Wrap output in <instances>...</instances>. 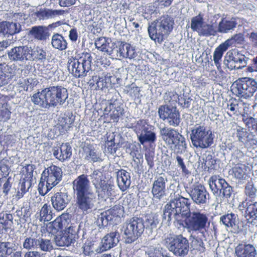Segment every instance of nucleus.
<instances>
[{"instance_id": "31", "label": "nucleus", "mask_w": 257, "mask_h": 257, "mask_svg": "<svg viewBox=\"0 0 257 257\" xmlns=\"http://www.w3.org/2000/svg\"><path fill=\"white\" fill-rule=\"evenodd\" d=\"M227 61L229 63L234 62L239 64L237 68L245 66L247 64V58L235 49L231 50L227 53Z\"/></svg>"}, {"instance_id": "57", "label": "nucleus", "mask_w": 257, "mask_h": 257, "mask_svg": "<svg viewBox=\"0 0 257 257\" xmlns=\"http://www.w3.org/2000/svg\"><path fill=\"white\" fill-rule=\"evenodd\" d=\"M243 144L247 149H254L257 148V139L255 135L250 133Z\"/></svg>"}, {"instance_id": "14", "label": "nucleus", "mask_w": 257, "mask_h": 257, "mask_svg": "<svg viewBox=\"0 0 257 257\" xmlns=\"http://www.w3.org/2000/svg\"><path fill=\"white\" fill-rule=\"evenodd\" d=\"M96 202V197L94 192L76 196L77 207L83 214L91 213L95 207Z\"/></svg>"}, {"instance_id": "18", "label": "nucleus", "mask_w": 257, "mask_h": 257, "mask_svg": "<svg viewBox=\"0 0 257 257\" xmlns=\"http://www.w3.org/2000/svg\"><path fill=\"white\" fill-rule=\"evenodd\" d=\"M70 199L66 190L60 191L51 197L53 208L58 211L63 210L68 204Z\"/></svg>"}, {"instance_id": "44", "label": "nucleus", "mask_w": 257, "mask_h": 257, "mask_svg": "<svg viewBox=\"0 0 257 257\" xmlns=\"http://www.w3.org/2000/svg\"><path fill=\"white\" fill-rule=\"evenodd\" d=\"M163 248L159 244L146 247L145 249V254L148 257H162Z\"/></svg>"}, {"instance_id": "8", "label": "nucleus", "mask_w": 257, "mask_h": 257, "mask_svg": "<svg viewBox=\"0 0 257 257\" xmlns=\"http://www.w3.org/2000/svg\"><path fill=\"white\" fill-rule=\"evenodd\" d=\"M164 244L168 250L176 256L184 257L189 250V241L182 235L168 236L164 240Z\"/></svg>"}, {"instance_id": "16", "label": "nucleus", "mask_w": 257, "mask_h": 257, "mask_svg": "<svg viewBox=\"0 0 257 257\" xmlns=\"http://www.w3.org/2000/svg\"><path fill=\"white\" fill-rule=\"evenodd\" d=\"M73 188L76 196L93 192L89 181L86 176L82 175L78 177L73 182Z\"/></svg>"}, {"instance_id": "20", "label": "nucleus", "mask_w": 257, "mask_h": 257, "mask_svg": "<svg viewBox=\"0 0 257 257\" xmlns=\"http://www.w3.org/2000/svg\"><path fill=\"white\" fill-rule=\"evenodd\" d=\"M239 209L248 223H252L257 218V202L248 203L242 202L238 206Z\"/></svg>"}, {"instance_id": "3", "label": "nucleus", "mask_w": 257, "mask_h": 257, "mask_svg": "<svg viewBox=\"0 0 257 257\" xmlns=\"http://www.w3.org/2000/svg\"><path fill=\"white\" fill-rule=\"evenodd\" d=\"M152 127L153 126L148 124L147 120L143 119L138 120L135 126V131L140 144L145 145L148 143L150 146V148L145 150L146 161H153L155 156L154 147L157 137Z\"/></svg>"}, {"instance_id": "34", "label": "nucleus", "mask_w": 257, "mask_h": 257, "mask_svg": "<svg viewBox=\"0 0 257 257\" xmlns=\"http://www.w3.org/2000/svg\"><path fill=\"white\" fill-rule=\"evenodd\" d=\"M30 34L39 41H46L50 36L48 28L44 26L33 27L30 31Z\"/></svg>"}, {"instance_id": "13", "label": "nucleus", "mask_w": 257, "mask_h": 257, "mask_svg": "<svg viewBox=\"0 0 257 257\" xmlns=\"http://www.w3.org/2000/svg\"><path fill=\"white\" fill-rule=\"evenodd\" d=\"M191 28L200 36H215L217 33L215 27L212 24H206L204 22L203 15L201 14L191 19Z\"/></svg>"}, {"instance_id": "55", "label": "nucleus", "mask_w": 257, "mask_h": 257, "mask_svg": "<svg viewBox=\"0 0 257 257\" xmlns=\"http://www.w3.org/2000/svg\"><path fill=\"white\" fill-rule=\"evenodd\" d=\"M56 243L59 246H68L74 244L75 240L67 235H58L55 238Z\"/></svg>"}, {"instance_id": "36", "label": "nucleus", "mask_w": 257, "mask_h": 257, "mask_svg": "<svg viewBox=\"0 0 257 257\" xmlns=\"http://www.w3.org/2000/svg\"><path fill=\"white\" fill-rule=\"evenodd\" d=\"M130 173L125 170H121L117 174V184L122 191H125L131 185Z\"/></svg>"}, {"instance_id": "50", "label": "nucleus", "mask_w": 257, "mask_h": 257, "mask_svg": "<svg viewBox=\"0 0 257 257\" xmlns=\"http://www.w3.org/2000/svg\"><path fill=\"white\" fill-rule=\"evenodd\" d=\"M74 123V118L69 116L62 117L60 120V130L61 132L65 134L70 130Z\"/></svg>"}, {"instance_id": "22", "label": "nucleus", "mask_w": 257, "mask_h": 257, "mask_svg": "<svg viewBox=\"0 0 257 257\" xmlns=\"http://www.w3.org/2000/svg\"><path fill=\"white\" fill-rule=\"evenodd\" d=\"M167 180L166 177L159 176L156 177L153 184L152 192L154 197L161 199L166 196L165 184Z\"/></svg>"}, {"instance_id": "61", "label": "nucleus", "mask_w": 257, "mask_h": 257, "mask_svg": "<svg viewBox=\"0 0 257 257\" xmlns=\"http://www.w3.org/2000/svg\"><path fill=\"white\" fill-rule=\"evenodd\" d=\"M245 193L250 198H253L257 195V189L252 182H248L245 187Z\"/></svg>"}, {"instance_id": "23", "label": "nucleus", "mask_w": 257, "mask_h": 257, "mask_svg": "<svg viewBox=\"0 0 257 257\" xmlns=\"http://www.w3.org/2000/svg\"><path fill=\"white\" fill-rule=\"evenodd\" d=\"M108 114L111 119L114 122H117L119 117L124 114V109L119 103H110L104 110V115Z\"/></svg>"}, {"instance_id": "15", "label": "nucleus", "mask_w": 257, "mask_h": 257, "mask_svg": "<svg viewBox=\"0 0 257 257\" xmlns=\"http://www.w3.org/2000/svg\"><path fill=\"white\" fill-rule=\"evenodd\" d=\"M62 176L61 169L54 165L48 167L43 172L41 180H44L53 188L61 180Z\"/></svg>"}, {"instance_id": "48", "label": "nucleus", "mask_w": 257, "mask_h": 257, "mask_svg": "<svg viewBox=\"0 0 257 257\" xmlns=\"http://www.w3.org/2000/svg\"><path fill=\"white\" fill-rule=\"evenodd\" d=\"M106 213L110 217L113 222L116 221L122 215L123 207L120 205H115L107 210Z\"/></svg>"}, {"instance_id": "37", "label": "nucleus", "mask_w": 257, "mask_h": 257, "mask_svg": "<svg viewBox=\"0 0 257 257\" xmlns=\"http://www.w3.org/2000/svg\"><path fill=\"white\" fill-rule=\"evenodd\" d=\"M53 155L59 161H65L69 159L72 156V149L70 145L66 143H63L60 147V153L58 149L54 150Z\"/></svg>"}, {"instance_id": "25", "label": "nucleus", "mask_w": 257, "mask_h": 257, "mask_svg": "<svg viewBox=\"0 0 257 257\" xmlns=\"http://www.w3.org/2000/svg\"><path fill=\"white\" fill-rule=\"evenodd\" d=\"M111 42L110 38L106 37H100L95 40L94 45L97 50L111 55L113 52L115 45L114 43H112L111 46H110Z\"/></svg>"}, {"instance_id": "40", "label": "nucleus", "mask_w": 257, "mask_h": 257, "mask_svg": "<svg viewBox=\"0 0 257 257\" xmlns=\"http://www.w3.org/2000/svg\"><path fill=\"white\" fill-rule=\"evenodd\" d=\"M16 23L8 22L0 23V34L13 35L18 32Z\"/></svg>"}, {"instance_id": "53", "label": "nucleus", "mask_w": 257, "mask_h": 257, "mask_svg": "<svg viewBox=\"0 0 257 257\" xmlns=\"http://www.w3.org/2000/svg\"><path fill=\"white\" fill-rule=\"evenodd\" d=\"M40 216L41 221L45 222L51 220L53 218L51 206L47 204H45L41 209Z\"/></svg>"}, {"instance_id": "56", "label": "nucleus", "mask_w": 257, "mask_h": 257, "mask_svg": "<svg viewBox=\"0 0 257 257\" xmlns=\"http://www.w3.org/2000/svg\"><path fill=\"white\" fill-rule=\"evenodd\" d=\"M134 168L135 171L138 174H141L147 169V165L149 168H151L153 165V162H135Z\"/></svg>"}, {"instance_id": "10", "label": "nucleus", "mask_w": 257, "mask_h": 257, "mask_svg": "<svg viewBox=\"0 0 257 257\" xmlns=\"http://www.w3.org/2000/svg\"><path fill=\"white\" fill-rule=\"evenodd\" d=\"M232 90L238 97L247 99L257 91V82L251 78H239L234 82Z\"/></svg>"}, {"instance_id": "1", "label": "nucleus", "mask_w": 257, "mask_h": 257, "mask_svg": "<svg viewBox=\"0 0 257 257\" xmlns=\"http://www.w3.org/2000/svg\"><path fill=\"white\" fill-rule=\"evenodd\" d=\"M180 223L188 232L191 233L192 241L197 243L196 248L199 250L204 249L203 240L206 239L208 235L207 224L209 218L206 213L191 208L190 211Z\"/></svg>"}, {"instance_id": "2", "label": "nucleus", "mask_w": 257, "mask_h": 257, "mask_svg": "<svg viewBox=\"0 0 257 257\" xmlns=\"http://www.w3.org/2000/svg\"><path fill=\"white\" fill-rule=\"evenodd\" d=\"M68 97L67 89L61 85L50 86L34 93L31 100L43 108L55 107L64 104Z\"/></svg>"}, {"instance_id": "19", "label": "nucleus", "mask_w": 257, "mask_h": 257, "mask_svg": "<svg viewBox=\"0 0 257 257\" xmlns=\"http://www.w3.org/2000/svg\"><path fill=\"white\" fill-rule=\"evenodd\" d=\"M119 235L117 231L110 232L105 235L101 240V244L99 248H97L95 251L99 253L110 249L115 246L119 242Z\"/></svg>"}, {"instance_id": "64", "label": "nucleus", "mask_w": 257, "mask_h": 257, "mask_svg": "<svg viewBox=\"0 0 257 257\" xmlns=\"http://www.w3.org/2000/svg\"><path fill=\"white\" fill-rule=\"evenodd\" d=\"M238 107V101L235 98H232L228 101L226 108L232 112V114H235L237 111Z\"/></svg>"}, {"instance_id": "5", "label": "nucleus", "mask_w": 257, "mask_h": 257, "mask_svg": "<svg viewBox=\"0 0 257 257\" xmlns=\"http://www.w3.org/2000/svg\"><path fill=\"white\" fill-rule=\"evenodd\" d=\"M189 200L182 196L176 197L171 199L165 207V211L163 217L168 220L174 218L177 224L182 223V220L190 211Z\"/></svg>"}, {"instance_id": "32", "label": "nucleus", "mask_w": 257, "mask_h": 257, "mask_svg": "<svg viewBox=\"0 0 257 257\" xmlns=\"http://www.w3.org/2000/svg\"><path fill=\"white\" fill-rule=\"evenodd\" d=\"M235 253L237 257H255L256 251L250 244H239L235 248Z\"/></svg>"}, {"instance_id": "6", "label": "nucleus", "mask_w": 257, "mask_h": 257, "mask_svg": "<svg viewBox=\"0 0 257 257\" xmlns=\"http://www.w3.org/2000/svg\"><path fill=\"white\" fill-rule=\"evenodd\" d=\"M160 135L162 140L169 147L181 151L186 149L185 138L177 130L164 127L160 130Z\"/></svg>"}, {"instance_id": "47", "label": "nucleus", "mask_w": 257, "mask_h": 257, "mask_svg": "<svg viewBox=\"0 0 257 257\" xmlns=\"http://www.w3.org/2000/svg\"><path fill=\"white\" fill-rule=\"evenodd\" d=\"M244 35L242 33L235 34L229 39L226 40L224 43L228 48L230 46H236L237 45H242L244 42Z\"/></svg>"}, {"instance_id": "17", "label": "nucleus", "mask_w": 257, "mask_h": 257, "mask_svg": "<svg viewBox=\"0 0 257 257\" xmlns=\"http://www.w3.org/2000/svg\"><path fill=\"white\" fill-rule=\"evenodd\" d=\"M31 47L27 46L15 47L8 52L9 58L14 61L29 60Z\"/></svg>"}, {"instance_id": "42", "label": "nucleus", "mask_w": 257, "mask_h": 257, "mask_svg": "<svg viewBox=\"0 0 257 257\" xmlns=\"http://www.w3.org/2000/svg\"><path fill=\"white\" fill-rule=\"evenodd\" d=\"M29 60L33 59L41 62H44L46 60V52L41 47L37 46L33 49L31 48Z\"/></svg>"}, {"instance_id": "24", "label": "nucleus", "mask_w": 257, "mask_h": 257, "mask_svg": "<svg viewBox=\"0 0 257 257\" xmlns=\"http://www.w3.org/2000/svg\"><path fill=\"white\" fill-rule=\"evenodd\" d=\"M190 196L192 199L197 204H204L206 202L209 196L205 188L201 185L195 186L191 191Z\"/></svg>"}, {"instance_id": "38", "label": "nucleus", "mask_w": 257, "mask_h": 257, "mask_svg": "<svg viewBox=\"0 0 257 257\" xmlns=\"http://www.w3.org/2000/svg\"><path fill=\"white\" fill-rule=\"evenodd\" d=\"M51 45L54 48L63 51L67 48L68 43L62 34L54 33L52 37Z\"/></svg>"}, {"instance_id": "12", "label": "nucleus", "mask_w": 257, "mask_h": 257, "mask_svg": "<svg viewBox=\"0 0 257 257\" xmlns=\"http://www.w3.org/2000/svg\"><path fill=\"white\" fill-rule=\"evenodd\" d=\"M91 182L94 186L98 196L102 198H108L111 195L112 185L105 177L102 172L95 170L90 175Z\"/></svg>"}, {"instance_id": "43", "label": "nucleus", "mask_w": 257, "mask_h": 257, "mask_svg": "<svg viewBox=\"0 0 257 257\" xmlns=\"http://www.w3.org/2000/svg\"><path fill=\"white\" fill-rule=\"evenodd\" d=\"M159 222V215L156 213H151L145 216L144 224L146 228L152 229L157 227Z\"/></svg>"}, {"instance_id": "4", "label": "nucleus", "mask_w": 257, "mask_h": 257, "mask_svg": "<svg viewBox=\"0 0 257 257\" xmlns=\"http://www.w3.org/2000/svg\"><path fill=\"white\" fill-rule=\"evenodd\" d=\"M174 21L168 15H163L149 24L148 32L151 40L161 44L173 29Z\"/></svg>"}, {"instance_id": "30", "label": "nucleus", "mask_w": 257, "mask_h": 257, "mask_svg": "<svg viewBox=\"0 0 257 257\" xmlns=\"http://www.w3.org/2000/svg\"><path fill=\"white\" fill-rule=\"evenodd\" d=\"M92 80V82H91V80H90V84L94 85L95 83L98 89L107 88L108 84L111 82L110 74L108 72H103L101 76H93Z\"/></svg>"}, {"instance_id": "59", "label": "nucleus", "mask_w": 257, "mask_h": 257, "mask_svg": "<svg viewBox=\"0 0 257 257\" xmlns=\"http://www.w3.org/2000/svg\"><path fill=\"white\" fill-rule=\"evenodd\" d=\"M172 107L167 105H162L160 106L158 109V114L161 119L165 120L169 116L170 112H171Z\"/></svg>"}, {"instance_id": "60", "label": "nucleus", "mask_w": 257, "mask_h": 257, "mask_svg": "<svg viewBox=\"0 0 257 257\" xmlns=\"http://www.w3.org/2000/svg\"><path fill=\"white\" fill-rule=\"evenodd\" d=\"M106 214V212L101 213L98 216L97 220V224L99 226H106L109 222H113L111 220L110 217Z\"/></svg>"}, {"instance_id": "7", "label": "nucleus", "mask_w": 257, "mask_h": 257, "mask_svg": "<svg viewBox=\"0 0 257 257\" xmlns=\"http://www.w3.org/2000/svg\"><path fill=\"white\" fill-rule=\"evenodd\" d=\"M92 57L90 53L83 52L78 58H71L69 60V68L75 77L80 78L86 75L91 69Z\"/></svg>"}, {"instance_id": "21", "label": "nucleus", "mask_w": 257, "mask_h": 257, "mask_svg": "<svg viewBox=\"0 0 257 257\" xmlns=\"http://www.w3.org/2000/svg\"><path fill=\"white\" fill-rule=\"evenodd\" d=\"M67 11L62 10H53L48 8H40L34 13V16L39 20H46L65 15Z\"/></svg>"}, {"instance_id": "45", "label": "nucleus", "mask_w": 257, "mask_h": 257, "mask_svg": "<svg viewBox=\"0 0 257 257\" xmlns=\"http://www.w3.org/2000/svg\"><path fill=\"white\" fill-rule=\"evenodd\" d=\"M166 119L168 123L171 126L176 127L179 125L181 121L180 113L176 107H172L171 112H170Z\"/></svg>"}, {"instance_id": "26", "label": "nucleus", "mask_w": 257, "mask_h": 257, "mask_svg": "<svg viewBox=\"0 0 257 257\" xmlns=\"http://www.w3.org/2000/svg\"><path fill=\"white\" fill-rule=\"evenodd\" d=\"M119 56L123 58L134 59L138 56L135 48L130 44L125 42H120L116 50Z\"/></svg>"}, {"instance_id": "33", "label": "nucleus", "mask_w": 257, "mask_h": 257, "mask_svg": "<svg viewBox=\"0 0 257 257\" xmlns=\"http://www.w3.org/2000/svg\"><path fill=\"white\" fill-rule=\"evenodd\" d=\"M237 25L236 18L232 17L229 20L222 18L218 24L217 31L221 33H227L233 31Z\"/></svg>"}, {"instance_id": "51", "label": "nucleus", "mask_w": 257, "mask_h": 257, "mask_svg": "<svg viewBox=\"0 0 257 257\" xmlns=\"http://www.w3.org/2000/svg\"><path fill=\"white\" fill-rule=\"evenodd\" d=\"M228 47L224 43L220 44L215 49L213 53V60L216 65L219 64L223 53L228 49Z\"/></svg>"}, {"instance_id": "11", "label": "nucleus", "mask_w": 257, "mask_h": 257, "mask_svg": "<svg viewBox=\"0 0 257 257\" xmlns=\"http://www.w3.org/2000/svg\"><path fill=\"white\" fill-rule=\"evenodd\" d=\"M125 242L132 243L136 240L144 232L145 225L142 218L133 217L128 220L124 226Z\"/></svg>"}, {"instance_id": "62", "label": "nucleus", "mask_w": 257, "mask_h": 257, "mask_svg": "<svg viewBox=\"0 0 257 257\" xmlns=\"http://www.w3.org/2000/svg\"><path fill=\"white\" fill-rule=\"evenodd\" d=\"M44 180H40L39 185H38V191L39 193L44 196L45 194H46L51 189L53 188V187H52L50 185H49L46 182V184H45Z\"/></svg>"}, {"instance_id": "63", "label": "nucleus", "mask_w": 257, "mask_h": 257, "mask_svg": "<svg viewBox=\"0 0 257 257\" xmlns=\"http://www.w3.org/2000/svg\"><path fill=\"white\" fill-rule=\"evenodd\" d=\"M35 166L32 164L26 165L23 170V177H30V179H35L33 178V171L35 169Z\"/></svg>"}, {"instance_id": "49", "label": "nucleus", "mask_w": 257, "mask_h": 257, "mask_svg": "<svg viewBox=\"0 0 257 257\" xmlns=\"http://www.w3.org/2000/svg\"><path fill=\"white\" fill-rule=\"evenodd\" d=\"M38 242V238L33 236L27 237L23 243V246L24 248L28 250H36L37 251Z\"/></svg>"}, {"instance_id": "58", "label": "nucleus", "mask_w": 257, "mask_h": 257, "mask_svg": "<svg viewBox=\"0 0 257 257\" xmlns=\"http://www.w3.org/2000/svg\"><path fill=\"white\" fill-rule=\"evenodd\" d=\"M251 133H248L246 130L240 126H238L236 128V137L238 141L243 143L246 138H248Z\"/></svg>"}, {"instance_id": "35", "label": "nucleus", "mask_w": 257, "mask_h": 257, "mask_svg": "<svg viewBox=\"0 0 257 257\" xmlns=\"http://www.w3.org/2000/svg\"><path fill=\"white\" fill-rule=\"evenodd\" d=\"M36 183V179L23 177L20 179L17 197L19 199L23 197L31 187Z\"/></svg>"}, {"instance_id": "27", "label": "nucleus", "mask_w": 257, "mask_h": 257, "mask_svg": "<svg viewBox=\"0 0 257 257\" xmlns=\"http://www.w3.org/2000/svg\"><path fill=\"white\" fill-rule=\"evenodd\" d=\"M10 98L0 93V121L7 122L11 117L12 112L9 106Z\"/></svg>"}, {"instance_id": "39", "label": "nucleus", "mask_w": 257, "mask_h": 257, "mask_svg": "<svg viewBox=\"0 0 257 257\" xmlns=\"http://www.w3.org/2000/svg\"><path fill=\"white\" fill-rule=\"evenodd\" d=\"M237 221V215L232 212L224 214L220 217V222L227 228H235Z\"/></svg>"}, {"instance_id": "9", "label": "nucleus", "mask_w": 257, "mask_h": 257, "mask_svg": "<svg viewBox=\"0 0 257 257\" xmlns=\"http://www.w3.org/2000/svg\"><path fill=\"white\" fill-rule=\"evenodd\" d=\"M190 138L192 145L196 148H207L213 143V135L205 126L199 125L191 130Z\"/></svg>"}, {"instance_id": "29", "label": "nucleus", "mask_w": 257, "mask_h": 257, "mask_svg": "<svg viewBox=\"0 0 257 257\" xmlns=\"http://www.w3.org/2000/svg\"><path fill=\"white\" fill-rule=\"evenodd\" d=\"M209 188L214 195L219 196L221 193V189L226 181L219 175H213L210 177L208 181Z\"/></svg>"}, {"instance_id": "46", "label": "nucleus", "mask_w": 257, "mask_h": 257, "mask_svg": "<svg viewBox=\"0 0 257 257\" xmlns=\"http://www.w3.org/2000/svg\"><path fill=\"white\" fill-rule=\"evenodd\" d=\"M233 174L236 178L240 180L247 179L248 175L246 173V166L242 164H237L232 168Z\"/></svg>"}, {"instance_id": "54", "label": "nucleus", "mask_w": 257, "mask_h": 257, "mask_svg": "<svg viewBox=\"0 0 257 257\" xmlns=\"http://www.w3.org/2000/svg\"><path fill=\"white\" fill-rule=\"evenodd\" d=\"M242 121L245 126L249 129L257 131V119L251 116H248L247 114H242Z\"/></svg>"}, {"instance_id": "41", "label": "nucleus", "mask_w": 257, "mask_h": 257, "mask_svg": "<svg viewBox=\"0 0 257 257\" xmlns=\"http://www.w3.org/2000/svg\"><path fill=\"white\" fill-rule=\"evenodd\" d=\"M18 246L9 241H0V255L7 256L17 250Z\"/></svg>"}, {"instance_id": "52", "label": "nucleus", "mask_w": 257, "mask_h": 257, "mask_svg": "<svg viewBox=\"0 0 257 257\" xmlns=\"http://www.w3.org/2000/svg\"><path fill=\"white\" fill-rule=\"evenodd\" d=\"M38 250L44 252H50L53 249V244L50 240L38 237Z\"/></svg>"}, {"instance_id": "28", "label": "nucleus", "mask_w": 257, "mask_h": 257, "mask_svg": "<svg viewBox=\"0 0 257 257\" xmlns=\"http://www.w3.org/2000/svg\"><path fill=\"white\" fill-rule=\"evenodd\" d=\"M69 221L68 214H62L53 221L49 227L51 228L54 232L69 229L71 227V226H69Z\"/></svg>"}]
</instances>
